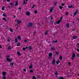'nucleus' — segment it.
I'll return each mask as SVG.
<instances>
[{
    "mask_svg": "<svg viewBox=\"0 0 79 79\" xmlns=\"http://www.w3.org/2000/svg\"><path fill=\"white\" fill-rule=\"evenodd\" d=\"M33 27V23H29L27 25V27Z\"/></svg>",
    "mask_w": 79,
    "mask_h": 79,
    "instance_id": "f257e3e1",
    "label": "nucleus"
},
{
    "mask_svg": "<svg viewBox=\"0 0 79 79\" xmlns=\"http://www.w3.org/2000/svg\"><path fill=\"white\" fill-rule=\"evenodd\" d=\"M75 56H76V55H75V53L73 52H72V57L71 58L72 60H74V58Z\"/></svg>",
    "mask_w": 79,
    "mask_h": 79,
    "instance_id": "f03ea898",
    "label": "nucleus"
},
{
    "mask_svg": "<svg viewBox=\"0 0 79 79\" xmlns=\"http://www.w3.org/2000/svg\"><path fill=\"white\" fill-rule=\"evenodd\" d=\"M52 55H53V54H52V53H50L49 54L48 57L50 59L52 58Z\"/></svg>",
    "mask_w": 79,
    "mask_h": 79,
    "instance_id": "7ed1b4c3",
    "label": "nucleus"
},
{
    "mask_svg": "<svg viewBox=\"0 0 79 79\" xmlns=\"http://www.w3.org/2000/svg\"><path fill=\"white\" fill-rule=\"evenodd\" d=\"M6 60L7 61H9V62H11L12 61V59H10L8 58H7Z\"/></svg>",
    "mask_w": 79,
    "mask_h": 79,
    "instance_id": "20e7f679",
    "label": "nucleus"
},
{
    "mask_svg": "<svg viewBox=\"0 0 79 79\" xmlns=\"http://www.w3.org/2000/svg\"><path fill=\"white\" fill-rule=\"evenodd\" d=\"M78 11H79V10L76 9V11L73 14L74 16H76V14H77V13H78Z\"/></svg>",
    "mask_w": 79,
    "mask_h": 79,
    "instance_id": "39448f33",
    "label": "nucleus"
},
{
    "mask_svg": "<svg viewBox=\"0 0 79 79\" xmlns=\"http://www.w3.org/2000/svg\"><path fill=\"white\" fill-rule=\"evenodd\" d=\"M17 22L18 24H20V23H22V22H22V21H21L19 20H18V19L17 20Z\"/></svg>",
    "mask_w": 79,
    "mask_h": 79,
    "instance_id": "423d86ee",
    "label": "nucleus"
},
{
    "mask_svg": "<svg viewBox=\"0 0 79 79\" xmlns=\"http://www.w3.org/2000/svg\"><path fill=\"white\" fill-rule=\"evenodd\" d=\"M52 63L54 64H55V59L53 58V60L52 61Z\"/></svg>",
    "mask_w": 79,
    "mask_h": 79,
    "instance_id": "0eeeda50",
    "label": "nucleus"
},
{
    "mask_svg": "<svg viewBox=\"0 0 79 79\" xmlns=\"http://www.w3.org/2000/svg\"><path fill=\"white\" fill-rule=\"evenodd\" d=\"M23 0V4H24V5L25 4H26V3H27V2L28 1V0Z\"/></svg>",
    "mask_w": 79,
    "mask_h": 79,
    "instance_id": "6e6552de",
    "label": "nucleus"
},
{
    "mask_svg": "<svg viewBox=\"0 0 79 79\" xmlns=\"http://www.w3.org/2000/svg\"><path fill=\"white\" fill-rule=\"evenodd\" d=\"M18 5V1H15V6H17Z\"/></svg>",
    "mask_w": 79,
    "mask_h": 79,
    "instance_id": "1a4fd4ad",
    "label": "nucleus"
},
{
    "mask_svg": "<svg viewBox=\"0 0 79 79\" xmlns=\"http://www.w3.org/2000/svg\"><path fill=\"white\" fill-rule=\"evenodd\" d=\"M73 5H71V6L69 5L68 6V7L69 8H73Z\"/></svg>",
    "mask_w": 79,
    "mask_h": 79,
    "instance_id": "9d476101",
    "label": "nucleus"
},
{
    "mask_svg": "<svg viewBox=\"0 0 79 79\" xmlns=\"http://www.w3.org/2000/svg\"><path fill=\"white\" fill-rule=\"evenodd\" d=\"M48 31H46L44 33V35H47L48 34Z\"/></svg>",
    "mask_w": 79,
    "mask_h": 79,
    "instance_id": "9b49d317",
    "label": "nucleus"
},
{
    "mask_svg": "<svg viewBox=\"0 0 79 79\" xmlns=\"http://www.w3.org/2000/svg\"><path fill=\"white\" fill-rule=\"evenodd\" d=\"M26 14L27 15V16H29V15H30V12H29V11H27L26 13Z\"/></svg>",
    "mask_w": 79,
    "mask_h": 79,
    "instance_id": "f8f14e48",
    "label": "nucleus"
},
{
    "mask_svg": "<svg viewBox=\"0 0 79 79\" xmlns=\"http://www.w3.org/2000/svg\"><path fill=\"white\" fill-rule=\"evenodd\" d=\"M77 37L76 36H73V39H77Z\"/></svg>",
    "mask_w": 79,
    "mask_h": 79,
    "instance_id": "ddd939ff",
    "label": "nucleus"
},
{
    "mask_svg": "<svg viewBox=\"0 0 79 79\" xmlns=\"http://www.w3.org/2000/svg\"><path fill=\"white\" fill-rule=\"evenodd\" d=\"M60 23V20L59 19L57 22H56V24H58L59 23Z\"/></svg>",
    "mask_w": 79,
    "mask_h": 79,
    "instance_id": "4468645a",
    "label": "nucleus"
},
{
    "mask_svg": "<svg viewBox=\"0 0 79 79\" xmlns=\"http://www.w3.org/2000/svg\"><path fill=\"white\" fill-rule=\"evenodd\" d=\"M2 16L4 17H7V15L5 13L3 14Z\"/></svg>",
    "mask_w": 79,
    "mask_h": 79,
    "instance_id": "2eb2a0df",
    "label": "nucleus"
},
{
    "mask_svg": "<svg viewBox=\"0 0 79 79\" xmlns=\"http://www.w3.org/2000/svg\"><path fill=\"white\" fill-rule=\"evenodd\" d=\"M6 72H4L2 73V75H3V76H5V75H6Z\"/></svg>",
    "mask_w": 79,
    "mask_h": 79,
    "instance_id": "dca6fc26",
    "label": "nucleus"
},
{
    "mask_svg": "<svg viewBox=\"0 0 79 79\" xmlns=\"http://www.w3.org/2000/svg\"><path fill=\"white\" fill-rule=\"evenodd\" d=\"M17 44V47H19V46H20L21 45V44L19 43H18Z\"/></svg>",
    "mask_w": 79,
    "mask_h": 79,
    "instance_id": "f3484780",
    "label": "nucleus"
},
{
    "mask_svg": "<svg viewBox=\"0 0 79 79\" xmlns=\"http://www.w3.org/2000/svg\"><path fill=\"white\" fill-rule=\"evenodd\" d=\"M53 8H52L50 9V12H52V11H53Z\"/></svg>",
    "mask_w": 79,
    "mask_h": 79,
    "instance_id": "a211bd4d",
    "label": "nucleus"
},
{
    "mask_svg": "<svg viewBox=\"0 0 79 79\" xmlns=\"http://www.w3.org/2000/svg\"><path fill=\"white\" fill-rule=\"evenodd\" d=\"M55 50V48L53 47H52L51 48V50Z\"/></svg>",
    "mask_w": 79,
    "mask_h": 79,
    "instance_id": "6ab92c4d",
    "label": "nucleus"
},
{
    "mask_svg": "<svg viewBox=\"0 0 79 79\" xmlns=\"http://www.w3.org/2000/svg\"><path fill=\"white\" fill-rule=\"evenodd\" d=\"M2 10L3 11V10H5V6H3L2 7Z\"/></svg>",
    "mask_w": 79,
    "mask_h": 79,
    "instance_id": "aec40b11",
    "label": "nucleus"
},
{
    "mask_svg": "<svg viewBox=\"0 0 79 79\" xmlns=\"http://www.w3.org/2000/svg\"><path fill=\"white\" fill-rule=\"evenodd\" d=\"M60 60H58V61H56V64H58L59 63H60Z\"/></svg>",
    "mask_w": 79,
    "mask_h": 79,
    "instance_id": "412c9836",
    "label": "nucleus"
},
{
    "mask_svg": "<svg viewBox=\"0 0 79 79\" xmlns=\"http://www.w3.org/2000/svg\"><path fill=\"white\" fill-rule=\"evenodd\" d=\"M66 27H68V28L69 27V23H67V24Z\"/></svg>",
    "mask_w": 79,
    "mask_h": 79,
    "instance_id": "4be33fe9",
    "label": "nucleus"
},
{
    "mask_svg": "<svg viewBox=\"0 0 79 79\" xmlns=\"http://www.w3.org/2000/svg\"><path fill=\"white\" fill-rule=\"evenodd\" d=\"M10 32H13V29H12V28H10Z\"/></svg>",
    "mask_w": 79,
    "mask_h": 79,
    "instance_id": "5701e85b",
    "label": "nucleus"
},
{
    "mask_svg": "<svg viewBox=\"0 0 79 79\" xmlns=\"http://www.w3.org/2000/svg\"><path fill=\"white\" fill-rule=\"evenodd\" d=\"M18 42V40L16 39H15V42L16 43H17Z\"/></svg>",
    "mask_w": 79,
    "mask_h": 79,
    "instance_id": "b1692460",
    "label": "nucleus"
},
{
    "mask_svg": "<svg viewBox=\"0 0 79 79\" xmlns=\"http://www.w3.org/2000/svg\"><path fill=\"white\" fill-rule=\"evenodd\" d=\"M58 79H64V78L63 77H60Z\"/></svg>",
    "mask_w": 79,
    "mask_h": 79,
    "instance_id": "393cba45",
    "label": "nucleus"
},
{
    "mask_svg": "<svg viewBox=\"0 0 79 79\" xmlns=\"http://www.w3.org/2000/svg\"><path fill=\"white\" fill-rule=\"evenodd\" d=\"M34 6H35V4H33V5H32V7L31 8L32 9H33V8H34Z\"/></svg>",
    "mask_w": 79,
    "mask_h": 79,
    "instance_id": "a878e982",
    "label": "nucleus"
},
{
    "mask_svg": "<svg viewBox=\"0 0 79 79\" xmlns=\"http://www.w3.org/2000/svg\"><path fill=\"white\" fill-rule=\"evenodd\" d=\"M32 65H30V66L29 67V68H30V69H32Z\"/></svg>",
    "mask_w": 79,
    "mask_h": 79,
    "instance_id": "bb28decb",
    "label": "nucleus"
},
{
    "mask_svg": "<svg viewBox=\"0 0 79 79\" xmlns=\"http://www.w3.org/2000/svg\"><path fill=\"white\" fill-rule=\"evenodd\" d=\"M59 8L60 9H61V10L62 9H63V7H62V6H59Z\"/></svg>",
    "mask_w": 79,
    "mask_h": 79,
    "instance_id": "cd10ccee",
    "label": "nucleus"
},
{
    "mask_svg": "<svg viewBox=\"0 0 79 79\" xmlns=\"http://www.w3.org/2000/svg\"><path fill=\"white\" fill-rule=\"evenodd\" d=\"M17 54L19 55V56H20V55H21V54L19 53V52H17Z\"/></svg>",
    "mask_w": 79,
    "mask_h": 79,
    "instance_id": "c85d7f7f",
    "label": "nucleus"
},
{
    "mask_svg": "<svg viewBox=\"0 0 79 79\" xmlns=\"http://www.w3.org/2000/svg\"><path fill=\"white\" fill-rule=\"evenodd\" d=\"M10 66H13V63H10Z\"/></svg>",
    "mask_w": 79,
    "mask_h": 79,
    "instance_id": "c756f323",
    "label": "nucleus"
},
{
    "mask_svg": "<svg viewBox=\"0 0 79 79\" xmlns=\"http://www.w3.org/2000/svg\"><path fill=\"white\" fill-rule=\"evenodd\" d=\"M3 20H4V21H6V22H7V21L6 20V19H5V18H3Z\"/></svg>",
    "mask_w": 79,
    "mask_h": 79,
    "instance_id": "7c9ffc66",
    "label": "nucleus"
},
{
    "mask_svg": "<svg viewBox=\"0 0 79 79\" xmlns=\"http://www.w3.org/2000/svg\"><path fill=\"white\" fill-rule=\"evenodd\" d=\"M8 42H10V38H8L7 40Z\"/></svg>",
    "mask_w": 79,
    "mask_h": 79,
    "instance_id": "2f4dec72",
    "label": "nucleus"
},
{
    "mask_svg": "<svg viewBox=\"0 0 79 79\" xmlns=\"http://www.w3.org/2000/svg\"><path fill=\"white\" fill-rule=\"evenodd\" d=\"M29 50H31L32 49V47L30 46L29 47Z\"/></svg>",
    "mask_w": 79,
    "mask_h": 79,
    "instance_id": "473e14b6",
    "label": "nucleus"
},
{
    "mask_svg": "<svg viewBox=\"0 0 79 79\" xmlns=\"http://www.w3.org/2000/svg\"><path fill=\"white\" fill-rule=\"evenodd\" d=\"M55 75H58V73L56 72V73H55Z\"/></svg>",
    "mask_w": 79,
    "mask_h": 79,
    "instance_id": "72a5a7b5",
    "label": "nucleus"
},
{
    "mask_svg": "<svg viewBox=\"0 0 79 79\" xmlns=\"http://www.w3.org/2000/svg\"><path fill=\"white\" fill-rule=\"evenodd\" d=\"M18 39H19V40L21 39V37H20V36H19L18 37Z\"/></svg>",
    "mask_w": 79,
    "mask_h": 79,
    "instance_id": "f704fd0d",
    "label": "nucleus"
},
{
    "mask_svg": "<svg viewBox=\"0 0 79 79\" xmlns=\"http://www.w3.org/2000/svg\"><path fill=\"white\" fill-rule=\"evenodd\" d=\"M34 13L35 14H36L37 13V10H35Z\"/></svg>",
    "mask_w": 79,
    "mask_h": 79,
    "instance_id": "c9c22d12",
    "label": "nucleus"
},
{
    "mask_svg": "<svg viewBox=\"0 0 79 79\" xmlns=\"http://www.w3.org/2000/svg\"><path fill=\"white\" fill-rule=\"evenodd\" d=\"M60 60H62V56H60Z\"/></svg>",
    "mask_w": 79,
    "mask_h": 79,
    "instance_id": "e433bc0d",
    "label": "nucleus"
},
{
    "mask_svg": "<svg viewBox=\"0 0 79 79\" xmlns=\"http://www.w3.org/2000/svg\"><path fill=\"white\" fill-rule=\"evenodd\" d=\"M10 5H11L12 6H13V3L12 2L10 3Z\"/></svg>",
    "mask_w": 79,
    "mask_h": 79,
    "instance_id": "4c0bfd02",
    "label": "nucleus"
},
{
    "mask_svg": "<svg viewBox=\"0 0 79 79\" xmlns=\"http://www.w3.org/2000/svg\"><path fill=\"white\" fill-rule=\"evenodd\" d=\"M58 42V41L56 40V41H54L53 42V43H56V42Z\"/></svg>",
    "mask_w": 79,
    "mask_h": 79,
    "instance_id": "58836bf2",
    "label": "nucleus"
},
{
    "mask_svg": "<svg viewBox=\"0 0 79 79\" xmlns=\"http://www.w3.org/2000/svg\"><path fill=\"white\" fill-rule=\"evenodd\" d=\"M6 77H5V76H3V77L2 79H6Z\"/></svg>",
    "mask_w": 79,
    "mask_h": 79,
    "instance_id": "ea45409f",
    "label": "nucleus"
},
{
    "mask_svg": "<svg viewBox=\"0 0 79 79\" xmlns=\"http://www.w3.org/2000/svg\"><path fill=\"white\" fill-rule=\"evenodd\" d=\"M37 78H40V76H37Z\"/></svg>",
    "mask_w": 79,
    "mask_h": 79,
    "instance_id": "a19ab883",
    "label": "nucleus"
},
{
    "mask_svg": "<svg viewBox=\"0 0 79 79\" xmlns=\"http://www.w3.org/2000/svg\"><path fill=\"white\" fill-rule=\"evenodd\" d=\"M8 49V50H10V49H11V46L9 47Z\"/></svg>",
    "mask_w": 79,
    "mask_h": 79,
    "instance_id": "79ce46f5",
    "label": "nucleus"
},
{
    "mask_svg": "<svg viewBox=\"0 0 79 79\" xmlns=\"http://www.w3.org/2000/svg\"><path fill=\"white\" fill-rule=\"evenodd\" d=\"M66 16H68V12H66L65 13Z\"/></svg>",
    "mask_w": 79,
    "mask_h": 79,
    "instance_id": "37998d69",
    "label": "nucleus"
},
{
    "mask_svg": "<svg viewBox=\"0 0 79 79\" xmlns=\"http://www.w3.org/2000/svg\"><path fill=\"white\" fill-rule=\"evenodd\" d=\"M62 19H63V18H62V17H60V19H59V20H60V21H61V20H62Z\"/></svg>",
    "mask_w": 79,
    "mask_h": 79,
    "instance_id": "c03bdc74",
    "label": "nucleus"
},
{
    "mask_svg": "<svg viewBox=\"0 0 79 79\" xmlns=\"http://www.w3.org/2000/svg\"><path fill=\"white\" fill-rule=\"evenodd\" d=\"M22 49H23V50H26L25 48H22Z\"/></svg>",
    "mask_w": 79,
    "mask_h": 79,
    "instance_id": "a18cd8bd",
    "label": "nucleus"
},
{
    "mask_svg": "<svg viewBox=\"0 0 79 79\" xmlns=\"http://www.w3.org/2000/svg\"><path fill=\"white\" fill-rule=\"evenodd\" d=\"M36 79V78H35V76H33V79Z\"/></svg>",
    "mask_w": 79,
    "mask_h": 79,
    "instance_id": "49530a36",
    "label": "nucleus"
},
{
    "mask_svg": "<svg viewBox=\"0 0 79 79\" xmlns=\"http://www.w3.org/2000/svg\"><path fill=\"white\" fill-rule=\"evenodd\" d=\"M53 19V18H52V17L51 16V20H52V19Z\"/></svg>",
    "mask_w": 79,
    "mask_h": 79,
    "instance_id": "de8ad7c7",
    "label": "nucleus"
},
{
    "mask_svg": "<svg viewBox=\"0 0 79 79\" xmlns=\"http://www.w3.org/2000/svg\"><path fill=\"white\" fill-rule=\"evenodd\" d=\"M30 71L31 73H33V70H31Z\"/></svg>",
    "mask_w": 79,
    "mask_h": 79,
    "instance_id": "09e8293b",
    "label": "nucleus"
},
{
    "mask_svg": "<svg viewBox=\"0 0 79 79\" xmlns=\"http://www.w3.org/2000/svg\"><path fill=\"white\" fill-rule=\"evenodd\" d=\"M27 40H24V42H27Z\"/></svg>",
    "mask_w": 79,
    "mask_h": 79,
    "instance_id": "8fccbe9b",
    "label": "nucleus"
},
{
    "mask_svg": "<svg viewBox=\"0 0 79 79\" xmlns=\"http://www.w3.org/2000/svg\"><path fill=\"white\" fill-rule=\"evenodd\" d=\"M56 55H58V52H57V51H56Z\"/></svg>",
    "mask_w": 79,
    "mask_h": 79,
    "instance_id": "3c124183",
    "label": "nucleus"
},
{
    "mask_svg": "<svg viewBox=\"0 0 79 79\" xmlns=\"http://www.w3.org/2000/svg\"><path fill=\"white\" fill-rule=\"evenodd\" d=\"M77 51L78 52H79V49H77Z\"/></svg>",
    "mask_w": 79,
    "mask_h": 79,
    "instance_id": "603ef678",
    "label": "nucleus"
},
{
    "mask_svg": "<svg viewBox=\"0 0 79 79\" xmlns=\"http://www.w3.org/2000/svg\"><path fill=\"white\" fill-rule=\"evenodd\" d=\"M77 57H79V53L78 54L77 56Z\"/></svg>",
    "mask_w": 79,
    "mask_h": 79,
    "instance_id": "864d4df0",
    "label": "nucleus"
},
{
    "mask_svg": "<svg viewBox=\"0 0 79 79\" xmlns=\"http://www.w3.org/2000/svg\"><path fill=\"white\" fill-rule=\"evenodd\" d=\"M71 63H70L69 62L68 63V65H71Z\"/></svg>",
    "mask_w": 79,
    "mask_h": 79,
    "instance_id": "5fc2aeb1",
    "label": "nucleus"
},
{
    "mask_svg": "<svg viewBox=\"0 0 79 79\" xmlns=\"http://www.w3.org/2000/svg\"><path fill=\"white\" fill-rule=\"evenodd\" d=\"M7 58H10V56H7Z\"/></svg>",
    "mask_w": 79,
    "mask_h": 79,
    "instance_id": "6e6d98bb",
    "label": "nucleus"
},
{
    "mask_svg": "<svg viewBox=\"0 0 79 79\" xmlns=\"http://www.w3.org/2000/svg\"><path fill=\"white\" fill-rule=\"evenodd\" d=\"M77 46L78 47H79V43L77 44Z\"/></svg>",
    "mask_w": 79,
    "mask_h": 79,
    "instance_id": "4d7b16f0",
    "label": "nucleus"
},
{
    "mask_svg": "<svg viewBox=\"0 0 79 79\" xmlns=\"http://www.w3.org/2000/svg\"><path fill=\"white\" fill-rule=\"evenodd\" d=\"M19 10H21V7H20L19 8Z\"/></svg>",
    "mask_w": 79,
    "mask_h": 79,
    "instance_id": "13d9d810",
    "label": "nucleus"
},
{
    "mask_svg": "<svg viewBox=\"0 0 79 79\" xmlns=\"http://www.w3.org/2000/svg\"><path fill=\"white\" fill-rule=\"evenodd\" d=\"M55 77H58V75H55Z\"/></svg>",
    "mask_w": 79,
    "mask_h": 79,
    "instance_id": "bf43d9fd",
    "label": "nucleus"
},
{
    "mask_svg": "<svg viewBox=\"0 0 79 79\" xmlns=\"http://www.w3.org/2000/svg\"><path fill=\"white\" fill-rule=\"evenodd\" d=\"M56 5V2H55L54 3V5Z\"/></svg>",
    "mask_w": 79,
    "mask_h": 79,
    "instance_id": "052dcab7",
    "label": "nucleus"
},
{
    "mask_svg": "<svg viewBox=\"0 0 79 79\" xmlns=\"http://www.w3.org/2000/svg\"><path fill=\"white\" fill-rule=\"evenodd\" d=\"M7 1V2H10L11 0H6Z\"/></svg>",
    "mask_w": 79,
    "mask_h": 79,
    "instance_id": "680f3d73",
    "label": "nucleus"
},
{
    "mask_svg": "<svg viewBox=\"0 0 79 79\" xmlns=\"http://www.w3.org/2000/svg\"><path fill=\"white\" fill-rule=\"evenodd\" d=\"M62 6H64V4H62Z\"/></svg>",
    "mask_w": 79,
    "mask_h": 79,
    "instance_id": "e2e57ef3",
    "label": "nucleus"
},
{
    "mask_svg": "<svg viewBox=\"0 0 79 79\" xmlns=\"http://www.w3.org/2000/svg\"><path fill=\"white\" fill-rule=\"evenodd\" d=\"M26 71V69H23V71L25 72V71Z\"/></svg>",
    "mask_w": 79,
    "mask_h": 79,
    "instance_id": "0e129e2a",
    "label": "nucleus"
},
{
    "mask_svg": "<svg viewBox=\"0 0 79 79\" xmlns=\"http://www.w3.org/2000/svg\"><path fill=\"white\" fill-rule=\"evenodd\" d=\"M14 18H16V16L15 15H14Z\"/></svg>",
    "mask_w": 79,
    "mask_h": 79,
    "instance_id": "69168bd1",
    "label": "nucleus"
},
{
    "mask_svg": "<svg viewBox=\"0 0 79 79\" xmlns=\"http://www.w3.org/2000/svg\"><path fill=\"white\" fill-rule=\"evenodd\" d=\"M28 47H26V48H25V49H26V48H28Z\"/></svg>",
    "mask_w": 79,
    "mask_h": 79,
    "instance_id": "338daca9",
    "label": "nucleus"
},
{
    "mask_svg": "<svg viewBox=\"0 0 79 79\" xmlns=\"http://www.w3.org/2000/svg\"><path fill=\"white\" fill-rule=\"evenodd\" d=\"M73 23H74V21H73V22H72Z\"/></svg>",
    "mask_w": 79,
    "mask_h": 79,
    "instance_id": "774afa93",
    "label": "nucleus"
}]
</instances>
